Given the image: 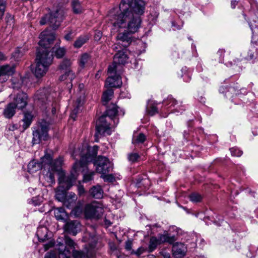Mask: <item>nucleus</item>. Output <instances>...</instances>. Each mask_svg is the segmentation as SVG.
I'll return each mask as SVG.
<instances>
[{
  "instance_id": "obj_1",
  "label": "nucleus",
  "mask_w": 258,
  "mask_h": 258,
  "mask_svg": "<svg viewBox=\"0 0 258 258\" xmlns=\"http://www.w3.org/2000/svg\"><path fill=\"white\" fill-rule=\"evenodd\" d=\"M145 10V3L143 0H122L119 9L110 11L107 19L114 32L127 28L130 33H133L136 32L141 26L140 16L144 13Z\"/></svg>"
},
{
  "instance_id": "obj_2",
  "label": "nucleus",
  "mask_w": 258,
  "mask_h": 258,
  "mask_svg": "<svg viewBox=\"0 0 258 258\" xmlns=\"http://www.w3.org/2000/svg\"><path fill=\"white\" fill-rule=\"evenodd\" d=\"M97 150L98 146H78L73 150L71 155L74 159L80 158V165L82 171H85L88 164L93 161L97 172L101 175L108 173L113 169V164L105 157L98 156L95 159Z\"/></svg>"
},
{
  "instance_id": "obj_3",
  "label": "nucleus",
  "mask_w": 258,
  "mask_h": 258,
  "mask_svg": "<svg viewBox=\"0 0 258 258\" xmlns=\"http://www.w3.org/2000/svg\"><path fill=\"white\" fill-rule=\"evenodd\" d=\"M124 114L123 109L120 108L115 104H110L106 110L105 114L101 116L96 122V133L94 135L95 142H98V138L102 134H111V121L114 124H117L118 119L116 117L123 116Z\"/></svg>"
},
{
  "instance_id": "obj_4",
  "label": "nucleus",
  "mask_w": 258,
  "mask_h": 258,
  "mask_svg": "<svg viewBox=\"0 0 258 258\" xmlns=\"http://www.w3.org/2000/svg\"><path fill=\"white\" fill-rule=\"evenodd\" d=\"M64 243L59 242L57 245L59 258H92L95 255V241L83 250H76L75 242L69 237L65 236Z\"/></svg>"
},
{
  "instance_id": "obj_5",
  "label": "nucleus",
  "mask_w": 258,
  "mask_h": 258,
  "mask_svg": "<svg viewBox=\"0 0 258 258\" xmlns=\"http://www.w3.org/2000/svg\"><path fill=\"white\" fill-rule=\"evenodd\" d=\"M39 47L36 58V65L34 72L37 78L43 76L48 70V31L46 29L39 35Z\"/></svg>"
},
{
  "instance_id": "obj_6",
  "label": "nucleus",
  "mask_w": 258,
  "mask_h": 258,
  "mask_svg": "<svg viewBox=\"0 0 258 258\" xmlns=\"http://www.w3.org/2000/svg\"><path fill=\"white\" fill-rule=\"evenodd\" d=\"M77 168V164L73 165L69 176L64 175L62 172L59 173V177L58 178L59 189L55 194V197L59 201L63 203L66 199V195L67 194L66 191L71 188L77 178L79 173Z\"/></svg>"
},
{
  "instance_id": "obj_7",
  "label": "nucleus",
  "mask_w": 258,
  "mask_h": 258,
  "mask_svg": "<svg viewBox=\"0 0 258 258\" xmlns=\"http://www.w3.org/2000/svg\"><path fill=\"white\" fill-rule=\"evenodd\" d=\"M48 122L44 119L40 121L33 131V144H39L41 140H46L48 137Z\"/></svg>"
},
{
  "instance_id": "obj_8",
  "label": "nucleus",
  "mask_w": 258,
  "mask_h": 258,
  "mask_svg": "<svg viewBox=\"0 0 258 258\" xmlns=\"http://www.w3.org/2000/svg\"><path fill=\"white\" fill-rule=\"evenodd\" d=\"M176 239L175 236L171 235L167 232H164L163 234H159L158 236H152L150 238L148 247V251L151 252L156 249L158 245L167 242L173 244Z\"/></svg>"
},
{
  "instance_id": "obj_9",
  "label": "nucleus",
  "mask_w": 258,
  "mask_h": 258,
  "mask_svg": "<svg viewBox=\"0 0 258 258\" xmlns=\"http://www.w3.org/2000/svg\"><path fill=\"white\" fill-rule=\"evenodd\" d=\"M103 213V206L100 203L94 202L86 206L85 215L87 218L98 219Z\"/></svg>"
},
{
  "instance_id": "obj_10",
  "label": "nucleus",
  "mask_w": 258,
  "mask_h": 258,
  "mask_svg": "<svg viewBox=\"0 0 258 258\" xmlns=\"http://www.w3.org/2000/svg\"><path fill=\"white\" fill-rule=\"evenodd\" d=\"M48 167V155L45 154L42 157L40 161L36 160H31L27 166L28 172L30 173H34L39 171L43 170V172L46 170Z\"/></svg>"
},
{
  "instance_id": "obj_11",
  "label": "nucleus",
  "mask_w": 258,
  "mask_h": 258,
  "mask_svg": "<svg viewBox=\"0 0 258 258\" xmlns=\"http://www.w3.org/2000/svg\"><path fill=\"white\" fill-rule=\"evenodd\" d=\"M126 53V50L125 48L121 50L117 51V52L114 55L113 61L108 68V73H113L117 70V64H124L127 62L128 56Z\"/></svg>"
},
{
  "instance_id": "obj_12",
  "label": "nucleus",
  "mask_w": 258,
  "mask_h": 258,
  "mask_svg": "<svg viewBox=\"0 0 258 258\" xmlns=\"http://www.w3.org/2000/svg\"><path fill=\"white\" fill-rule=\"evenodd\" d=\"M64 10L60 7H57L55 11L49 13V28L57 29L64 18Z\"/></svg>"
},
{
  "instance_id": "obj_13",
  "label": "nucleus",
  "mask_w": 258,
  "mask_h": 258,
  "mask_svg": "<svg viewBox=\"0 0 258 258\" xmlns=\"http://www.w3.org/2000/svg\"><path fill=\"white\" fill-rule=\"evenodd\" d=\"M163 104L167 108L169 109L171 112L182 113L185 109V106L182 104V102L178 101L172 96H168L164 99Z\"/></svg>"
},
{
  "instance_id": "obj_14",
  "label": "nucleus",
  "mask_w": 258,
  "mask_h": 258,
  "mask_svg": "<svg viewBox=\"0 0 258 258\" xmlns=\"http://www.w3.org/2000/svg\"><path fill=\"white\" fill-rule=\"evenodd\" d=\"M13 94L10 96L12 97ZM19 109H22L25 108L28 103L27 95L23 92H20L16 95H14L13 101L12 102Z\"/></svg>"
},
{
  "instance_id": "obj_15",
  "label": "nucleus",
  "mask_w": 258,
  "mask_h": 258,
  "mask_svg": "<svg viewBox=\"0 0 258 258\" xmlns=\"http://www.w3.org/2000/svg\"><path fill=\"white\" fill-rule=\"evenodd\" d=\"M118 41L117 45H121L123 48L127 47L132 42V36L131 34L126 32L119 33L116 37Z\"/></svg>"
},
{
  "instance_id": "obj_16",
  "label": "nucleus",
  "mask_w": 258,
  "mask_h": 258,
  "mask_svg": "<svg viewBox=\"0 0 258 258\" xmlns=\"http://www.w3.org/2000/svg\"><path fill=\"white\" fill-rule=\"evenodd\" d=\"M114 75L108 77L106 81L105 86L107 87H119L122 84V82L120 76L116 73V70L113 73H109Z\"/></svg>"
},
{
  "instance_id": "obj_17",
  "label": "nucleus",
  "mask_w": 258,
  "mask_h": 258,
  "mask_svg": "<svg viewBox=\"0 0 258 258\" xmlns=\"http://www.w3.org/2000/svg\"><path fill=\"white\" fill-rule=\"evenodd\" d=\"M15 72V67L10 65H4L0 66V81L6 82L10 76H12Z\"/></svg>"
},
{
  "instance_id": "obj_18",
  "label": "nucleus",
  "mask_w": 258,
  "mask_h": 258,
  "mask_svg": "<svg viewBox=\"0 0 258 258\" xmlns=\"http://www.w3.org/2000/svg\"><path fill=\"white\" fill-rule=\"evenodd\" d=\"M187 248L183 243L177 242L172 246L173 254L176 258H181L185 255Z\"/></svg>"
},
{
  "instance_id": "obj_19",
  "label": "nucleus",
  "mask_w": 258,
  "mask_h": 258,
  "mask_svg": "<svg viewBox=\"0 0 258 258\" xmlns=\"http://www.w3.org/2000/svg\"><path fill=\"white\" fill-rule=\"evenodd\" d=\"M64 229L66 232L75 235L80 230V224L77 220L69 221L65 224Z\"/></svg>"
},
{
  "instance_id": "obj_20",
  "label": "nucleus",
  "mask_w": 258,
  "mask_h": 258,
  "mask_svg": "<svg viewBox=\"0 0 258 258\" xmlns=\"http://www.w3.org/2000/svg\"><path fill=\"white\" fill-rule=\"evenodd\" d=\"M63 159L62 157H59L57 159L53 161L52 158L49 156V168H51L52 170L57 172L58 178L59 177V173L62 172L64 175V172L61 170V166L63 163Z\"/></svg>"
},
{
  "instance_id": "obj_21",
  "label": "nucleus",
  "mask_w": 258,
  "mask_h": 258,
  "mask_svg": "<svg viewBox=\"0 0 258 258\" xmlns=\"http://www.w3.org/2000/svg\"><path fill=\"white\" fill-rule=\"evenodd\" d=\"M238 88L239 87L237 86V84H233L230 85L228 87H226V91L223 90L224 89L223 87L220 88V91L222 93H224L227 97H233L234 95L239 94L240 93L239 92L241 93V91L243 90L242 89L239 90L238 89Z\"/></svg>"
},
{
  "instance_id": "obj_22",
  "label": "nucleus",
  "mask_w": 258,
  "mask_h": 258,
  "mask_svg": "<svg viewBox=\"0 0 258 258\" xmlns=\"http://www.w3.org/2000/svg\"><path fill=\"white\" fill-rule=\"evenodd\" d=\"M249 16L250 19L248 21L249 27L252 31V35L254 33H256V30L258 29L257 25L256 24L258 22V11L254 12L253 11H250L249 12Z\"/></svg>"
},
{
  "instance_id": "obj_23",
  "label": "nucleus",
  "mask_w": 258,
  "mask_h": 258,
  "mask_svg": "<svg viewBox=\"0 0 258 258\" xmlns=\"http://www.w3.org/2000/svg\"><path fill=\"white\" fill-rule=\"evenodd\" d=\"M77 197L74 192H68L66 195V199L63 202V204L69 209L73 208L76 205Z\"/></svg>"
},
{
  "instance_id": "obj_24",
  "label": "nucleus",
  "mask_w": 258,
  "mask_h": 258,
  "mask_svg": "<svg viewBox=\"0 0 258 258\" xmlns=\"http://www.w3.org/2000/svg\"><path fill=\"white\" fill-rule=\"evenodd\" d=\"M80 161L79 162H76L74 165L76 164H77V170H78V173H79L78 176L80 174V172H84L83 175V182H88L93 179V176L95 174L94 171H87L88 168H86L85 171H82V168L81 167L80 165Z\"/></svg>"
},
{
  "instance_id": "obj_25",
  "label": "nucleus",
  "mask_w": 258,
  "mask_h": 258,
  "mask_svg": "<svg viewBox=\"0 0 258 258\" xmlns=\"http://www.w3.org/2000/svg\"><path fill=\"white\" fill-rule=\"evenodd\" d=\"M48 91L47 88H43L39 90L36 94V98L38 100V102L43 106L46 104L48 101Z\"/></svg>"
},
{
  "instance_id": "obj_26",
  "label": "nucleus",
  "mask_w": 258,
  "mask_h": 258,
  "mask_svg": "<svg viewBox=\"0 0 258 258\" xmlns=\"http://www.w3.org/2000/svg\"><path fill=\"white\" fill-rule=\"evenodd\" d=\"M48 233V229L45 226H40L37 231L36 235L38 237L39 241L44 242L48 239L47 235Z\"/></svg>"
},
{
  "instance_id": "obj_27",
  "label": "nucleus",
  "mask_w": 258,
  "mask_h": 258,
  "mask_svg": "<svg viewBox=\"0 0 258 258\" xmlns=\"http://www.w3.org/2000/svg\"><path fill=\"white\" fill-rule=\"evenodd\" d=\"M17 107L13 102L9 103L5 108L3 114L7 118H12L16 113V109Z\"/></svg>"
},
{
  "instance_id": "obj_28",
  "label": "nucleus",
  "mask_w": 258,
  "mask_h": 258,
  "mask_svg": "<svg viewBox=\"0 0 258 258\" xmlns=\"http://www.w3.org/2000/svg\"><path fill=\"white\" fill-rule=\"evenodd\" d=\"M89 193L93 198L97 199H101L103 196V190L101 186L98 184L92 187Z\"/></svg>"
},
{
  "instance_id": "obj_29",
  "label": "nucleus",
  "mask_w": 258,
  "mask_h": 258,
  "mask_svg": "<svg viewBox=\"0 0 258 258\" xmlns=\"http://www.w3.org/2000/svg\"><path fill=\"white\" fill-rule=\"evenodd\" d=\"M59 41H58L55 45L51 49V53L53 56H55L57 58H62L66 53V49L64 47L59 46Z\"/></svg>"
},
{
  "instance_id": "obj_30",
  "label": "nucleus",
  "mask_w": 258,
  "mask_h": 258,
  "mask_svg": "<svg viewBox=\"0 0 258 258\" xmlns=\"http://www.w3.org/2000/svg\"><path fill=\"white\" fill-rule=\"evenodd\" d=\"M54 214L56 219L58 220L66 222L68 218V214L62 208L55 209L54 210Z\"/></svg>"
},
{
  "instance_id": "obj_31",
  "label": "nucleus",
  "mask_w": 258,
  "mask_h": 258,
  "mask_svg": "<svg viewBox=\"0 0 258 258\" xmlns=\"http://www.w3.org/2000/svg\"><path fill=\"white\" fill-rule=\"evenodd\" d=\"M157 104L153 100H149L146 106V112L151 115L153 116L158 112L157 108Z\"/></svg>"
},
{
  "instance_id": "obj_32",
  "label": "nucleus",
  "mask_w": 258,
  "mask_h": 258,
  "mask_svg": "<svg viewBox=\"0 0 258 258\" xmlns=\"http://www.w3.org/2000/svg\"><path fill=\"white\" fill-rule=\"evenodd\" d=\"M33 116L30 112H25L24 118L22 119L23 122V128L24 130L27 129L31 124Z\"/></svg>"
},
{
  "instance_id": "obj_33",
  "label": "nucleus",
  "mask_w": 258,
  "mask_h": 258,
  "mask_svg": "<svg viewBox=\"0 0 258 258\" xmlns=\"http://www.w3.org/2000/svg\"><path fill=\"white\" fill-rule=\"evenodd\" d=\"M83 102L84 99L83 97H80L77 99V100L75 104V107L74 109L72 110L71 114V117L73 118L74 119H75L76 116L78 112L79 108L83 105Z\"/></svg>"
},
{
  "instance_id": "obj_34",
  "label": "nucleus",
  "mask_w": 258,
  "mask_h": 258,
  "mask_svg": "<svg viewBox=\"0 0 258 258\" xmlns=\"http://www.w3.org/2000/svg\"><path fill=\"white\" fill-rule=\"evenodd\" d=\"M72 7L75 14H81L83 11V8L79 0H73L72 1Z\"/></svg>"
},
{
  "instance_id": "obj_35",
  "label": "nucleus",
  "mask_w": 258,
  "mask_h": 258,
  "mask_svg": "<svg viewBox=\"0 0 258 258\" xmlns=\"http://www.w3.org/2000/svg\"><path fill=\"white\" fill-rule=\"evenodd\" d=\"M181 77L185 82H189L191 80V74L189 71L188 69L186 67H183L181 69Z\"/></svg>"
},
{
  "instance_id": "obj_36",
  "label": "nucleus",
  "mask_w": 258,
  "mask_h": 258,
  "mask_svg": "<svg viewBox=\"0 0 258 258\" xmlns=\"http://www.w3.org/2000/svg\"><path fill=\"white\" fill-rule=\"evenodd\" d=\"M113 94V91L112 89H108L105 91L102 97V101L103 104H106L112 97Z\"/></svg>"
},
{
  "instance_id": "obj_37",
  "label": "nucleus",
  "mask_w": 258,
  "mask_h": 258,
  "mask_svg": "<svg viewBox=\"0 0 258 258\" xmlns=\"http://www.w3.org/2000/svg\"><path fill=\"white\" fill-rule=\"evenodd\" d=\"M89 39L87 36H81L79 37L74 42V46L75 48H80Z\"/></svg>"
},
{
  "instance_id": "obj_38",
  "label": "nucleus",
  "mask_w": 258,
  "mask_h": 258,
  "mask_svg": "<svg viewBox=\"0 0 258 258\" xmlns=\"http://www.w3.org/2000/svg\"><path fill=\"white\" fill-rule=\"evenodd\" d=\"M90 57L87 53H84L80 57L79 65L81 68H84L86 63L89 61Z\"/></svg>"
},
{
  "instance_id": "obj_39",
  "label": "nucleus",
  "mask_w": 258,
  "mask_h": 258,
  "mask_svg": "<svg viewBox=\"0 0 258 258\" xmlns=\"http://www.w3.org/2000/svg\"><path fill=\"white\" fill-rule=\"evenodd\" d=\"M44 198L43 197H33L31 199L28 200V203L35 206L40 205L43 202Z\"/></svg>"
},
{
  "instance_id": "obj_40",
  "label": "nucleus",
  "mask_w": 258,
  "mask_h": 258,
  "mask_svg": "<svg viewBox=\"0 0 258 258\" xmlns=\"http://www.w3.org/2000/svg\"><path fill=\"white\" fill-rule=\"evenodd\" d=\"M71 61L70 59H64L59 65V69L62 70L68 71L70 70V68L71 66Z\"/></svg>"
},
{
  "instance_id": "obj_41",
  "label": "nucleus",
  "mask_w": 258,
  "mask_h": 258,
  "mask_svg": "<svg viewBox=\"0 0 258 258\" xmlns=\"http://www.w3.org/2000/svg\"><path fill=\"white\" fill-rule=\"evenodd\" d=\"M100 177L105 182H113L115 180V177L112 174H102Z\"/></svg>"
},
{
  "instance_id": "obj_42",
  "label": "nucleus",
  "mask_w": 258,
  "mask_h": 258,
  "mask_svg": "<svg viewBox=\"0 0 258 258\" xmlns=\"http://www.w3.org/2000/svg\"><path fill=\"white\" fill-rule=\"evenodd\" d=\"M257 56V50L254 47H252L248 52L247 59L251 60L256 59Z\"/></svg>"
},
{
  "instance_id": "obj_43",
  "label": "nucleus",
  "mask_w": 258,
  "mask_h": 258,
  "mask_svg": "<svg viewBox=\"0 0 258 258\" xmlns=\"http://www.w3.org/2000/svg\"><path fill=\"white\" fill-rule=\"evenodd\" d=\"M189 199L193 203H198L201 201L202 197L198 193L194 192L190 195Z\"/></svg>"
},
{
  "instance_id": "obj_44",
  "label": "nucleus",
  "mask_w": 258,
  "mask_h": 258,
  "mask_svg": "<svg viewBox=\"0 0 258 258\" xmlns=\"http://www.w3.org/2000/svg\"><path fill=\"white\" fill-rule=\"evenodd\" d=\"M48 242H46L45 243L42 244V247L40 248L39 249V253L40 254H43L44 252H46L44 255V258H48Z\"/></svg>"
},
{
  "instance_id": "obj_45",
  "label": "nucleus",
  "mask_w": 258,
  "mask_h": 258,
  "mask_svg": "<svg viewBox=\"0 0 258 258\" xmlns=\"http://www.w3.org/2000/svg\"><path fill=\"white\" fill-rule=\"evenodd\" d=\"M229 150L233 156L240 157L243 153L242 151L236 146L230 148Z\"/></svg>"
},
{
  "instance_id": "obj_46",
  "label": "nucleus",
  "mask_w": 258,
  "mask_h": 258,
  "mask_svg": "<svg viewBox=\"0 0 258 258\" xmlns=\"http://www.w3.org/2000/svg\"><path fill=\"white\" fill-rule=\"evenodd\" d=\"M146 140V136L144 134L141 133L136 137H134L133 143L134 144H143Z\"/></svg>"
},
{
  "instance_id": "obj_47",
  "label": "nucleus",
  "mask_w": 258,
  "mask_h": 258,
  "mask_svg": "<svg viewBox=\"0 0 258 258\" xmlns=\"http://www.w3.org/2000/svg\"><path fill=\"white\" fill-rule=\"evenodd\" d=\"M140 156L137 153H132L128 154V159L131 162H137Z\"/></svg>"
},
{
  "instance_id": "obj_48",
  "label": "nucleus",
  "mask_w": 258,
  "mask_h": 258,
  "mask_svg": "<svg viewBox=\"0 0 258 258\" xmlns=\"http://www.w3.org/2000/svg\"><path fill=\"white\" fill-rule=\"evenodd\" d=\"M146 248L141 246L139 247L137 250H132L131 254H135L137 256H140L141 254L143 253L145 251Z\"/></svg>"
},
{
  "instance_id": "obj_49",
  "label": "nucleus",
  "mask_w": 258,
  "mask_h": 258,
  "mask_svg": "<svg viewBox=\"0 0 258 258\" xmlns=\"http://www.w3.org/2000/svg\"><path fill=\"white\" fill-rule=\"evenodd\" d=\"M6 21L8 25H12L14 23V17L10 14H7L6 17Z\"/></svg>"
},
{
  "instance_id": "obj_50",
  "label": "nucleus",
  "mask_w": 258,
  "mask_h": 258,
  "mask_svg": "<svg viewBox=\"0 0 258 258\" xmlns=\"http://www.w3.org/2000/svg\"><path fill=\"white\" fill-rule=\"evenodd\" d=\"M6 7V2L5 0H0V13L1 14V17L4 15L5 9Z\"/></svg>"
},
{
  "instance_id": "obj_51",
  "label": "nucleus",
  "mask_w": 258,
  "mask_h": 258,
  "mask_svg": "<svg viewBox=\"0 0 258 258\" xmlns=\"http://www.w3.org/2000/svg\"><path fill=\"white\" fill-rule=\"evenodd\" d=\"M157 227V226L156 224L153 225H147L146 228V230L148 231V234H152L154 233V232L153 231V229L154 228Z\"/></svg>"
},
{
  "instance_id": "obj_52",
  "label": "nucleus",
  "mask_w": 258,
  "mask_h": 258,
  "mask_svg": "<svg viewBox=\"0 0 258 258\" xmlns=\"http://www.w3.org/2000/svg\"><path fill=\"white\" fill-rule=\"evenodd\" d=\"M76 216H79L82 213V209L80 207H75L72 212Z\"/></svg>"
},
{
  "instance_id": "obj_53",
  "label": "nucleus",
  "mask_w": 258,
  "mask_h": 258,
  "mask_svg": "<svg viewBox=\"0 0 258 258\" xmlns=\"http://www.w3.org/2000/svg\"><path fill=\"white\" fill-rule=\"evenodd\" d=\"M67 77L69 80H70L71 82L75 79V75L72 70H69L67 71Z\"/></svg>"
},
{
  "instance_id": "obj_54",
  "label": "nucleus",
  "mask_w": 258,
  "mask_h": 258,
  "mask_svg": "<svg viewBox=\"0 0 258 258\" xmlns=\"http://www.w3.org/2000/svg\"><path fill=\"white\" fill-rule=\"evenodd\" d=\"M132 242L131 241L127 240L125 242V248L126 250L132 251Z\"/></svg>"
},
{
  "instance_id": "obj_55",
  "label": "nucleus",
  "mask_w": 258,
  "mask_h": 258,
  "mask_svg": "<svg viewBox=\"0 0 258 258\" xmlns=\"http://www.w3.org/2000/svg\"><path fill=\"white\" fill-rule=\"evenodd\" d=\"M171 26L173 27L174 30H180L182 27V24L181 25H177L174 21H172Z\"/></svg>"
},
{
  "instance_id": "obj_56",
  "label": "nucleus",
  "mask_w": 258,
  "mask_h": 258,
  "mask_svg": "<svg viewBox=\"0 0 258 258\" xmlns=\"http://www.w3.org/2000/svg\"><path fill=\"white\" fill-rule=\"evenodd\" d=\"M78 192L80 196H82L85 194V190L83 185L79 184L78 186Z\"/></svg>"
},
{
  "instance_id": "obj_57",
  "label": "nucleus",
  "mask_w": 258,
  "mask_h": 258,
  "mask_svg": "<svg viewBox=\"0 0 258 258\" xmlns=\"http://www.w3.org/2000/svg\"><path fill=\"white\" fill-rule=\"evenodd\" d=\"M48 21V18L46 15L41 19V20L40 21V24L41 25H44L46 24Z\"/></svg>"
},
{
  "instance_id": "obj_58",
  "label": "nucleus",
  "mask_w": 258,
  "mask_h": 258,
  "mask_svg": "<svg viewBox=\"0 0 258 258\" xmlns=\"http://www.w3.org/2000/svg\"><path fill=\"white\" fill-rule=\"evenodd\" d=\"M73 33L72 32H70V33L64 36V38L67 40H71L73 39Z\"/></svg>"
},
{
  "instance_id": "obj_59",
  "label": "nucleus",
  "mask_w": 258,
  "mask_h": 258,
  "mask_svg": "<svg viewBox=\"0 0 258 258\" xmlns=\"http://www.w3.org/2000/svg\"><path fill=\"white\" fill-rule=\"evenodd\" d=\"M197 71L199 72H202L203 71V68L202 66V64L200 62L199 63L196 67Z\"/></svg>"
},
{
  "instance_id": "obj_60",
  "label": "nucleus",
  "mask_w": 258,
  "mask_h": 258,
  "mask_svg": "<svg viewBox=\"0 0 258 258\" xmlns=\"http://www.w3.org/2000/svg\"><path fill=\"white\" fill-rule=\"evenodd\" d=\"M55 38V34L54 32L49 33V44L50 43V41L54 40Z\"/></svg>"
},
{
  "instance_id": "obj_61",
  "label": "nucleus",
  "mask_w": 258,
  "mask_h": 258,
  "mask_svg": "<svg viewBox=\"0 0 258 258\" xmlns=\"http://www.w3.org/2000/svg\"><path fill=\"white\" fill-rule=\"evenodd\" d=\"M67 78H68V77H67V71H66V73H64V74H63L59 77V80L61 81H62L66 80V79H67Z\"/></svg>"
},
{
  "instance_id": "obj_62",
  "label": "nucleus",
  "mask_w": 258,
  "mask_h": 258,
  "mask_svg": "<svg viewBox=\"0 0 258 258\" xmlns=\"http://www.w3.org/2000/svg\"><path fill=\"white\" fill-rule=\"evenodd\" d=\"M18 126L16 124H10L9 126V130L10 131H15V130L17 129Z\"/></svg>"
},
{
  "instance_id": "obj_63",
  "label": "nucleus",
  "mask_w": 258,
  "mask_h": 258,
  "mask_svg": "<svg viewBox=\"0 0 258 258\" xmlns=\"http://www.w3.org/2000/svg\"><path fill=\"white\" fill-rule=\"evenodd\" d=\"M224 53V51L223 50H219L217 52V54L222 58L223 57V54Z\"/></svg>"
},
{
  "instance_id": "obj_64",
  "label": "nucleus",
  "mask_w": 258,
  "mask_h": 258,
  "mask_svg": "<svg viewBox=\"0 0 258 258\" xmlns=\"http://www.w3.org/2000/svg\"><path fill=\"white\" fill-rule=\"evenodd\" d=\"M49 258H57V256H56V255L55 253L51 252V251H49Z\"/></svg>"
}]
</instances>
